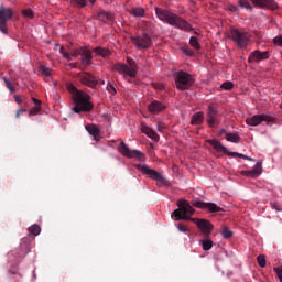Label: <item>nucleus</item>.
<instances>
[{"mask_svg":"<svg viewBox=\"0 0 282 282\" xmlns=\"http://www.w3.org/2000/svg\"><path fill=\"white\" fill-rule=\"evenodd\" d=\"M68 91L72 95L75 107L74 113H87L94 109V104L90 102L91 96L83 90H78L76 86H68Z\"/></svg>","mask_w":282,"mask_h":282,"instance_id":"1","label":"nucleus"},{"mask_svg":"<svg viewBox=\"0 0 282 282\" xmlns=\"http://www.w3.org/2000/svg\"><path fill=\"white\" fill-rule=\"evenodd\" d=\"M155 14L160 21H164L169 23V25H173V28H177L178 30H184L185 32H192L193 26L188 21L180 18V15L162 8H155Z\"/></svg>","mask_w":282,"mask_h":282,"instance_id":"2","label":"nucleus"},{"mask_svg":"<svg viewBox=\"0 0 282 282\" xmlns=\"http://www.w3.org/2000/svg\"><path fill=\"white\" fill-rule=\"evenodd\" d=\"M177 206L178 208L172 213V215L176 217V221H180V219H184L185 221H193V219H198L188 216L195 214V208H193V206H191V203H188L187 200H178Z\"/></svg>","mask_w":282,"mask_h":282,"instance_id":"3","label":"nucleus"},{"mask_svg":"<svg viewBox=\"0 0 282 282\" xmlns=\"http://www.w3.org/2000/svg\"><path fill=\"white\" fill-rule=\"evenodd\" d=\"M113 72H118L129 78H135L138 76V64L131 57H127V64L117 63L112 66Z\"/></svg>","mask_w":282,"mask_h":282,"instance_id":"4","label":"nucleus"},{"mask_svg":"<svg viewBox=\"0 0 282 282\" xmlns=\"http://www.w3.org/2000/svg\"><path fill=\"white\" fill-rule=\"evenodd\" d=\"M174 79L176 88L180 89V91H186V89H191L195 83L193 75L184 70L174 73Z\"/></svg>","mask_w":282,"mask_h":282,"instance_id":"5","label":"nucleus"},{"mask_svg":"<svg viewBox=\"0 0 282 282\" xmlns=\"http://www.w3.org/2000/svg\"><path fill=\"white\" fill-rule=\"evenodd\" d=\"M230 39L240 47V50H243L248 47V43H250V33L246 31H239L237 29H231L229 32Z\"/></svg>","mask_w":282,"mask_h":282,"instance_id":"6","label":"nucleus"},{"mask_svg":"<svg viewBox=\"0 0 282 282\" xmlns=\"http://www.w3.org/2000/svg\"><path fill=\"white\" fill-rule=\"evenodd\" d=\"M14 17V11L4 6H0V32L8 34V22Z\"/></svg>","mask_w":282,"mask_h":282,"instance_id":"7","label":"nucleus"},{"mask_svg":"<svg viewBox=\"0 0 282 282\" xmlns=\"http://www.w3.org/2000/svg\"><path fill=\"white\" fill-rule=\"evenodd\" d=\"M132 45L137 46V50H149L153 45L151 35L143 33L142 35L130 37Z\"/></svg>","mask_w":282,"mask_h":282,"instance_id":"8","label":"nucleus"},{"mask_svg":"<svg viewBox=\"0 0 282 282\" xmlns=\"http://www.w3.org/2000/svg\"><path fill=\"white\" fill-rule=\"evenodd\" d=\"M135 169L138 171H141V173H143V175H149V177L151 180H154L155 182H160L161 184H164L166 182V178H164V176H162V174H160V172L150 169L147 165H142V164H137Z\"/></svg>","mask_w":282,"mask_h":282,"instance_id":"9","label":"nucleus"},{"mask_svg":"<svg viewBox=\"0 0 282 282\" xmlns=\"http://www.w3.org/2000/svg\"><path fill=\"white\" fill-rule=\"evenodd\" d=\"M208 143L215 149V151H218V153H224L225 155H229V158H241L242 160H246L245 154L228 151V148L224 147V144L217 140H209Z\"/></svg>","mask_w":282,"mask_h":282,"instance_id":"10","label":"nucleus"},{"mask_svg":"<svg viewBox=\"0 0 282 282\" xmlns=\"http://www.w3.org/2000/svg\"><path fill=\"white\" fill-rule=\"evenodd\" d=\"M218 118H219V110H217V107L209 105L206 111V120L210 129H213L216 124L219 123Z\"/></svg>","mask_w":282,"mask_h":282,"instance_id":"11","label":"nucleus"},{"mask_svg":"<svg viewBox=\"0 0 282 282\" xmlns=\"http://www.w3.org/2000/svg\"><path fill=\"white\" fill-rule=\"evenodd\" d=\"M262 122H274V118L268 115H254L246 119V123L249 127H259Z\"/></svg>","mask_w":282,"mask_h":282,"instance_id":"12","label":"nucleus"},{"mask_svg":"<svg viewBox=\"0 0 282 282\" xmlns=\"http://www.w3.org/2000/svg\"><path fill=\"white\" fill-rule=\"evenodd\" d=\"M193 224L197 226V228L200 230V232L204 235V237H210L213 234L214 226L209 223V220L206 219H192Z\"/></svg>","mask_w":282,"mask_h":282,"instance_id":"13","label":"nucleus"},{"mask_svg":"<svg viewBox=\"0 0 282 282\" xmlns=\"http://www.w3.org/2000/svg\"><path fill=\"white\" fill-rule=\"evenodd\" d=\"M118 151L124 158H139V160H142V152L138 150H130L129 147H127V143H124V141L120 142Z\"/></svg>","mask_w":282,"mask_h":282,"instance_id":"14","label":"nucleus"},{"mask_svg":"<svg viewBox=\"0 0 282 282\" xmlns=\"http://www.w3.org/2000/svg\"><path fill=\"white\" fill-rule=\"evenodd\" d=\"M78 78L82 85H86V87H90L91 89H96L98 85V79L90 73L79 74Z\"/></svg>","mask_w":282,"mask_h":282,"instance_id":"15","label":"nucleus"},{"mask_svg":"<svg viewBox=\"0 0 282 282\" xmlns=\"http://www.w3.org/2000/svg\"><path fill=\"white\" fill-rule=\"evenodd\" d=\"M268 58H270V52L256 50L250 53L248 63H261V61H268Z\"/></svg>","mask_w":282,"mask_h":282,"instance_id":"16","label":"nucleus"},{"mask_svg":"<svg viewBox=\"0 0 282 282\" xmlns=\"http://www.w3.org/2000/svg\"><path fill=\"white\" fill-rule=\"evenodd\" d=\"M192 205L195 206V208L207 209L210 213H219V210H221V207L217 206V204H215V203H205L202 200H193Z\"/></svg>","mask_w":282,"mask_h":282,"instance_id":"17","label":"nucleus"},{"mask_svg":"<svg viewBox=\"0 0 282 282\" xmlns=\"http://www.w3.org/2000/svg\"><path fill=\"white\" fill-rule=\"evenodd\" d=\"M253 6H258V8H267L268 10H279V4L274 0H251Z\"/></svg>","mask_w":282,"mask_h":282,"instance_id":"18","label":"nucleus"},{"mask_svg":"<svg viewBox=\"0 0 282 282\" xmlns=\"http://www.w3.org/2000/svg\"><path fill=\"white\" fill-rule=\"evenodd\" d=\"M164 109H166V106L162 104V101L153 100L148 105V111L153 116H158V113H161Z\"/></svg>","mask_w":282,"mask_h":282,"instance_id":"19","label":"nucleus"},{"mask_svg":"<svg viewBox=\"0 0 282 282\" xmlns=\"http://www.w3.org/2000/svg\"><path fill=\"white\" fill-rule=\"evenodd\" d=\"M141 131L142 133L148 135V138H151V140H154V142H160V135L156 134L155 131L151 129L149 126L141 123Z\"/></svg>","mask_w":282,"mask_h":282,"instance_id":"20","label":"nucleus"},{"mask_svg":"<svg viewBox=\"0 0 282 282\" xmlns=\"http://www.w3.org/2000/svg\"><path fill=\"white\" fill-rule=\"evenodd\" d=\"M262 173V166L261 163H257L252 170L249 171H242L241 175H245L246 177H259Z\"/></svg>","mask_w":282,"mask_h":282,"instance_id":"21","label":"nucleus"},{"mask_svg":"<svg viewBox=\"0 0 282 282\" xmlns=\"http://www.w3.org/2000/svg\"><path fill=\"white\" fill-rule=\"evenodd\" d=\"M97 19L101 21V23H107L113 21V13L101 10L97 13Z\"/></svg>","mask_w":282,"mask_h":282,"instance_id":"22","label":"nucleus"},{"mask_svg":"<svg viewBox=\"0 0 282 282\" xmlns=\"http://www.w3.org/2000/svg\"><path fill=\"white\" fill-rule=\"evenodd\" d=\"M80 56H82L83 65H91V58H93L91 51H89L87 48H83Z\"/></svg>","mask_w":282,"mask_h":282,"instance_id":"23","label":"nucleus"},{"mask_svg":"<svg viewBox=\"0 0 282 282\" xmlns=\"http://www.w3.org/2000/svg\"><path fill=\"white\" fill-rule=\"evenodd\" d=\"M86 131L94 137L95 140L98 141V135H100V129L96 124H87Z\"/></svg>","mask_w":282,"mask_h":282,"instance_id":"24","label":"nucleus"},{"mask_svg":"<svg viewBox=\"0 0 282 282\" xmlns=\"http://www.w3.org/2000/svg\"><path fill=\"white\" fill-rule=\"evenodd\" d=\"M204 122V112H196L192 116L191 124H202Z\"/></svg>","mask_w":282,"mask_h":282,"instance_id":"25","label":"nucleus"},{"mask_svg":"<svg viewBox=\"0 0 282 282\" xmlns=\"http://www.w3.org/2000/svg\"><path fill=\"white\" fill-rule=\"evenodd\" d=\"M227 142H234V144H239L241 142V137L237 133H226Z\"/></svg>","mask_w":282,"mask_h":282,"instance_id":"26","label":"nucleus"},{"mask_svg":"<svg viewBox=\"0 0 282 282\" xmlns=\"http://www.w3.org/2000/svg\"><path fill=\"white\" fill-rule=\"evenodd\" d=\"M95 53L98 56H102V58H107V57L111 56V51H109L107 48H102V47H96Z\"/></svg>","mask_w":282,"mask_h":282,"instance_id":"27","label":"nucleus"},{"mask_svg":"<svg viewBox=\"0 0 282 282\" xmlns=\"http://www.w3.org/2000/svg\"><path fill=\"white\" fill-rule=\"evenodd\" d=\"M144 8L142 7H135L132 8L129 13L132 14V17H144Z\"/></svg>","mask_w":282,"mask_h":282,"instance_id":"28","label":"nucleus"},{"mask_svg":"<svg viewBox=\"0 0 282 282\" xmlns=\"http://www.w3.org/2000/svg\"><path fill=\"white\" fill-rule=\"evenodd\" d=\"M200 245L203 250H205V252H208V250L213 249V240L208 238L200 240Z\"/></svg>","mask_w":282,"mask_h":282,"instance_id":"29","label":"nucleus"},{"mask_svg":"<svg viewBox=\"0 0 282 282\" xmlns=\"http://www.w3.org/2000/svg\"><path fill=\"white\" fill-rule=\"evenodd\" d=\"M28 230L34 237H39V235H41V226L39 225H32L31 227L28 228Z\"/></svg>","mask_w":282,"mask_h":282,"instance_id":"30","label":"nucleus"},{"mask_svg":"<svg viewBox=\"0 0 282 282\" xmlns=\"http://www.w3.org/2000/svg\"><path fill=\"white\" fill-rule=\"evenodd\" d=\"M3 80H4L6 87L9 89V91L11 94H14L15 88H14V84L12 83V80L8 77H3Z\"/></svg>","mask_w":282,"mask_h":282,"instance_id":"31","label":"nucleus"},{"mask_svg":"<svg viewBox=\"0 0 282 282\" xmlns=\"http://www.w3.org/2000/svg\"><path fill=\"white\" fill-rule=\"evenodd\" d=\"M70 3L74 8H85V6H87V0H70Z\"/></svg>","mask_w":282,"mask_h":282,"instance_id":"32","label":"nucleus"},{"mask_svg":"<svg viewBox=\"0 0 282 282\" xmlns=\"http://www.w3.org/2000/svg\"><path fill=\"white\" fill-rule=\"evenodd\" d=\"M238 6L240 8H245V10L252 11V6L250 4V2L248 0H238Z\"/></svg>","mask_w":282,"mask_h":282,"instance_id":"33","label":"nucleus"},{"mask_svg":"<svg viewBox=\"0 0 282 282\" xmlns=\"http://www.w3.org/2000/svg\"><path fill=\"white\" fill-rule=\"evenodd\" d=\"M40 72H41L42 76H44L45 78H50V76H52L50 68L46 66H43V65L40 66Z\"/></svg>","mask_w":282,"mask_h":282,"instance_id":"34","label":"nucleus"},{"mask_svg":"<svg viewBox=\"0 0 282 282\" xmlns=\"http://www.w3.org/2000/svg\"><path fill=\"white\" fill-rule=\"evenodd\" d=\"M189 44L192 45V47H194V50H200V45H199V41L197 40L196 36H192L189 40Z\"/></svg>","mask_w":282,"mask_h":282,"instance_id":"35","label":"nucleus"},{"mask_svg":"<svg viewBox=\"0 0 282 282\" xmlns=\"http://www.w3.org/2000/svg\"><path fill=\"white\" fill-rule=\"evenodd\" d=\"M235 87V84L232 82H225L220 85V89H225V91H230Z\"/></svg>","mask_w":282,"mask_h":282,"instance_id":"36","label":"nucleus"},{"mask_svg":"<svg viewBox=\"0 0 282 282\" xmlns=\"http://www.w3.org/2000/svg\"><path fill=\"white\" fill-rule=\"evenodd\" d=\"M224 239H230L232 237V230H229L228 227H225L221 231Z\"/></svg>","mask_w":282,"mask_h":282,"instance_id":"37","label":"nucleus"},{"mask_svg":"<svg viewBox=\"0 0 282 282\" xmlns=\"http://www.w3.org/2000/svg\"><path fill=\"white\" fill-rule=\"evenodd\" d=\"M257 261H258V265L260 268H265L267 261H265V256L264 254L258 256Z\"/></svg>","mask_w":282,"mask_h":282,"instance_id":"38","label":"nucleus"},{"mask_svg":"<svg viewBox=\"0 0 282 282\" xmlns=\"http://www.w3.org/2000/svg\"><path fill=\"white\" fill-rule=\"evenodd\" d=\"M22 14L26 19H34V12L31 9L23 10Z\"/></svg>","mask_w":282,"mask_h":282,"instance_id":"39","label":"nucleus"},{"mask_svg":"<svg viewBox=\"0 0 282 282\" xmlns=\"http://www.w3.org/2000/svg\"><path fill=\"white\" fill-rule=\"evenodd\" d=\"M40 111H41V106H35L30 109L29 116H36L37 113H40Z\"/></svg>","mask_w":282,"mask_h":282,"instance_id":"40","label":"nucleus"},{"mask_svg":"<svg viewBox=\"0 0 282 282\" xmlns=\"http://www.w3.org/2000/svg\"><path fill=\"white\" fill-rule=\"evenodd\" d=\"M107 91H109V94H111L112 96H116L117 94L116 87L111 83L108 84Z\"/></svg>","mask_w":282,"mask_h":282,"instance_id":"41","label":"nucleus"},{"mask_svg":"<svg viewBox=\"0 0 282 282\" xmlns=\"http://www.w3.org/2000/svg\"><path fill=\"white\" fill-rule=\"evenodd\" d=\"M274 45H279V47H282V34L278 35L273 39Z\"/></svg>","mask_w":282,"mask_h":282,"instance_id":"42","label":"nucleus"},{"mask_svg":"<svg viewBox=\"0 0 282 282\" xmlns=\"http://www.w3.org/2000/svg\"><path fill=\"white\" fill-rule=\"evenodd\" d=\"M156 129L160 133H162L164 131V129H166V124H164V122H158L156 124Z\"/></svg>","mask_w":282,"mask_h":282,"instance_id":"43","label":"nucleus"},{"mask_svg":"<svg viewBox=\"0 0 282 282\" xmlns=\"http://www.w3.org/2000/svg\"><path fill=\"white\" fill-rule=\"evenodd\" d=\"M61 54L66 58L67 61H72V57L69 56V53L65 52V47H62L59 50Z\"/></svg>","mask_w":282,"mask_h":282,"instance_id":"44","label":"nucleus"},{"mask_svg":"<svg viewBox=\"0 0 282 282\" xmlns=\"http://www.w3.org/2000/svg\"><path fill=\"white\" fill-rule=\"evenodd\" d=\"M177 228L180 230V232H188V227H186L184 224L180 223L177 225Z\"/></svg>","mask_w":282,"mask_h":282,"instance_id":"45","label":"nucleus"},{"mask_svg":"<svg viewBox=\"0 0 282 282\" xmlns=\"http://www.w3.org/2000/svg\"><path fill=\"white\" fill-rule=\"evenodd\" d=\"M274 272L278 275V279H280V282H282V268H274Z\"/></svg>","mask_w":282,"mask_h":282,"instance_id":"46","label":"nucleus"},{"mask_svg":"<svg viewBox=\"0 0 282 282\" xmlns=\"http://www.w3.org/2000/svg\"><path fill=\"white\" fill-rule=\"evenodd\" d=\"M183 53L186 54V56H193L195 54V52L188 47L183 48Z\"/></svg>","mask_w":282,"mask_h":282,"instance_id":"47","label":"nucleus"},{"mask_svg":"<svg viewBox=\"0 0 282 282\" xmlns=\"http://www.w3.org/2000/svg\"><path fill=\"white\" fill-rule=\"evenodd\" d=\"M28 111L25 108H20L15 112V118H20L21 113H25Z\"/></svg>","mask_w":282,"mask_h":282,"instance_id":"48","label":"nucleus"},{"mask_svg":"<svg viewBox=\"0 0 282 282\" xmlns=\"http://www.w3.org/2000/svg\"><path fill=\"white\" fill-rule=\"evenodd\" d=\"M228 10L229 12H237L239 10V7L238 6H235V4H230L228 7Z\"/></svg>","mask_w":282,"mask_h":282,"instance_id":"49","label":"nucleus"},{"mask_svg":"<svg viewBox=\"0 0 282 282\" xmlns=\"http://www.w3.org/2000/svg\"><path fill=\"white\" fill-rule=\"evenodd\" d=\"M82 51H74L73 53L69 54L70 58H76L77 56H80Z\"/></svg>","mask_w":282,"mask_h":282,"instance_id":"50","label":"nucleus"},{"mask_svg":"<svg viewBox=\"0 0 282 282\" xmlns=\"http://www.w3.org/2000/svg\"><path fill=\"white\" fill-rule=\"evenodd\" d=\"M32 101L34 102L35 107H41V100L36 98H32Z\"/></svg>","mask_w":282,"mask_h":282,"instance_id":"51","label":"nucleus"},{"mask_svg":"<svg viewBox=\"0 0 282 282\" xmlns=\"http://www.w3.org/2000/svg\"><path fill=\"white\" fill-rule=\"evenodd\" d=\"M14 100L18 105H21L23 102V100H21V97L20 96H14Z\"/></svg>","mask_w":282,"mask_h":282,"instance_id":"52","label":"nucleus"},{"mask_svg":"<svg viewBox=\"0 0 282 282\" xmlns=\"http://www.w3.org/2000/svg\"><path fill=\"white\" fill-rule=\"evenodd\" d=\"M271 208H272L273 210H276V212L281 210V209L279 208V205H276V204H274V203H271Z\"/></svg>","mask_w":282,"mask_h":282,"instance_id":"53","label":"nucleus"},{"mask_svg":"<svg viewBox=\"0 0 282 282\" xmlns=\"http://www.w3.org/2000/svg\"><path fill=\"white\" fill-rule=\"evenodd\" d=\"M69 67H72L73 69H76V67H78V64L76 63H70L68 64Z\"/></svg>","mask_w":282,"mask_h":282,"instance_id":"54","label":"nucleus"},{"mask_svg":"<svg viewBox=\"0 0 282 282\" xmlns=\"http://www.w3.org/2000/svg\"><path fill=\"white\" fill-rule=\"evenodd\" d=\"M245 160H249L250 162H254V159H252V158H250L248 155H246Z\"/></svg>","mask_w":282,"mask_h":282,"instance_id":"55","label":"nucleus"},{"mask_svg":"<svg viewBox=\"0 0 282 282\" xmlns=\"http://www.w3.org/2000/svg\"><path fill=\"white\" fill-rule=\"evenodd\" d=\"M100 85H105V79H99Z\"/></svg>","mask_w":282,"mask_h":282,"instance_id":"56","label":"nucleus"},{"mask_svg":"<svg viewBox=\"0 0 282 282\" xmlns=\"http://www.w3.org/2000/svg\"><path fill=\"white\" fill-rule=\"evenodd\" d=\"M91 6L96 3V0H90Z\"/></svg>","mask_w":282,"mask_h":282,"instance_id":"57","label":"nucleus"},{"mask_svg":"<svg viewBox=\"0 0 282 282\" xmlns=\"http://www.w3.org/2000/svg\"><path fill=\"white\" fill-rule=\"evenodd\" d=\"M159 89H164V86H159Z\"/></svg>","mask_w":282,"mask_h":282,"instance_id":"58","label":"nucleus"},{"mask_svg":"<svg viewBox=\"0 0 282 282\" xmlns=\"http://www.w3.org/2000/svg\"><path fill=\"white\" fill-rule=\"evenodd\" d=\"M226 130H220V133H224Z\"/></svg>","mask_w":282,"mask_h":282,"instance_id":"59","label":"nucleus"},{"mask_svg":"<svg viewBox=\"0 0 282 282\" xmlns=\"http://www.w3.org/2000/svg\"><path fill=\"white\" fill-rule=\"evenodd\" d=\"M151 149H153V143L150 144Z\"/></svg>","mask_w":282,"mask_h":282,"instance_id":"60","label":"nucleus"}]
</instances>
